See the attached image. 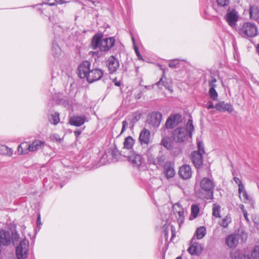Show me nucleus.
Segmentation results:
<instances>
[{
    "mask_svg": "<svg viewBox=\"0 0 259 259\" xmlns=\"http://www.w3.org/2000/svg\"><path fill=\"white\" fill-rule=\"evenodd\" d=\"M115 44L113 37L102 38L101 34H96L92 39L91 47L93 49L99 48L101 51H109Z\"/></svg>",
    "mask_w": 259,
    "mask_h": 259,
    "instance_id": "nucleus-1",
    "label": "nucleus"
},
{
    "mask_svg": "<svg viewBox=\"0 0 259 259\" xmlns=\"http://www.w3.org/2000/svg\"><path fill=\"white\" fill-rule=\"evenodd\" d=\"M162 116L161 113L158 111H154L149 113L147 116V123L149 128L154 131L159 126Z\"/></svg>",
    "mask_w": 259,
    "mask_h": 259,
    "instance_id": "nucleus-2",
    "label": "nucleus"
},
{
    "mask_svg": "<svg viewBox=\"0 0 259 259\" xmlns=\"http://www.w3.org/2000/svg\"><path fill=\"white\" fill-rule=\"evenodd\" d=\"M239 33L243 37H254L257 34V28L255 24L246 22L242 24Z\"/></svg>",
    "mask_w": 259,
    "mask_h": 259,
    "instance_id": "nucleus-3",
    "label": "nucleus"
},
{
    "mask_svg": "<svg viewBox=\"0 0 259 259\" xmlns=\"http://www.w3.org/2000/svg\"><path fill=\"white\" fill-rule=\"evenodd\" d=\"M29 241L24 239L20 241L16 248V255L17 259H26L28 254Z\"/></svg>",
    "mask_w": 259,
    "mask_h": 259,
    "instance_id": "nucleus-4",
    "label": "nucleus"
},
{
    "mask_svg": "<svg viewBox=\"0 0 259 259\" xmlns=\"http://www.w3.org/2000/svg\"><path fill=\"white\" fill-rule=\"evenodd\" d=\"M201 189L207 193L206 198L211 199L213 198L214 183L209 178H204L200 182Z\"/></svg>",
    "mask_w": 259,
    "mask_h": 259,
    "instance_id": "nucleus-5",
    "label": "nucleus"
},
{
    "mask_svg": "<svg viewBox=\"0 0 259 259\" xmlns=\"http://www.w3.org/2000/svg\"><path fill=\"white\" fill-rule=\"evenodd\" d=\"M130 161L134 166H136L140 171H145L144 158L140 154H136L132 152L131 155L127 156Z\"/></svg>",
    "mask_w": 259,
    "mask_h": 259,
    "instance_id": "nucleus-6",
    "label": "nucleus"
},
{
    "mask_svg": "<svg viewBox=\"0 0 259 259\" xmlns=\"http://www.w3.org/2000/svg\"><path fill=\"white\" fill-rule=\"evenodd\" d=\"M173 211L177 220V222L180 227L185 221V210L182 207L181 204L179 203H176L173 205L172 206Z\"/></svg>",
    "mask_w": 259,
    "mask_h": 259,
    "instance_id": "nucleus-7",
    "label": "nucleus"
},
{
    "mask_svg": "<svg viewBox=\"0 0 259 259\" xmlns=\"http://www.w3.org/2000/svg\"><path fill=\"white\" fill-rule=\"evenodd\" d=\"M172 136L175 142L181 143L185 141L189 135L185 128L180 127L174 131Z\"/></svg>",
    "mask_w": 259,
    "mask_h": 259,
    "instance_id": "nucleus-8",
    "label": "nucleus"
},
{
    "mask_svg": "<svg viewBox=\"0 0 259 259\" xmlns=\"http://www.w3.org/2000/svg\"><path fill=\"white\" fill-rule=\"evenodd\" d=\"M91 63L88 61H83L78 66V76L81 78H87L88 76V72L90 69Z\"/></svg>",
    "mask_w": 259,
    "mask_h": 259,
    "instance_id": "nucleus-9",
    "label": "nucleus"
},
{
    "mask_svg": "<svg viewBox=\"0 0 259 259\" xmlns=\"http://www.w3.org/2000/svg\"><path fill=\"white\" fill-rule=\"evenodd\" d=\"M103 75V72L102 70L96 68L93 69L88 72L87 80L89 82L92 83L100 79Z\"/></svg>",
    "mask_w": 259,
    "mask_h": 259,
    "instance_id": "nucleus-10",
    "label": "nucleus"
},
{
    "mask_svg": "<svg viewBox=\"0 0 259 259\" xmlns=\"http://www.w3.org/2000/svg\"><path fill=\"white\" fill-rule=\"evenodd\" d=\"M141 116V114L135 113L133 114V118L132 119L126 118L125 120H123L122 122V125L120 134L123 133L125 131L126 127L128 125V124H130L132 127L134 126V124L140 119Z\"/></svg>",
    "mask_w": 259,
    "mask_h": 259,
    "instance_id": "nucleus-11",
    "label": "nucleus"
},
{
    "mask_svg": "<svg viewBox=\"0 0 259 259\" xmlns=\"http://www.w3.org/2000/svg\"><path fill=\"white\" fill-rule=\"evenodd\" d=\"M179 175L183 180H188L190 179L192 175V171L190 165L187 164L182 165L180 167Z\"/></svg>",
    "mask_w": 259,
    "mask_h": 259,
    "instance_id": "nucleus-12",
    "label": "nucleus"
},
{
    "mask_svg": "<svg viewBox=\"0 0 259 259\" xmlns=\"http://www.w3.org/2000/svg\"><path fill=\"white\" fill-rule=\"evenodd\" d=\"M225 19L228 24L231 27L234 28L236 25V22L238 19V16L236 11L233 10L230 12H228L225 16Z\"/></svg>",
    "mask_w": 259,
    "mask_h": 259,
    "instance_id": "nucleus-13",
    "label": "nucleus"
},
{
    "mask_svg": "<svg viewBox=\"0 0 259 259\" xmlns=\"http://www.w3.org/2000/svg\"><path fill=\"white\" fill-rule=\"evenodd\" d=\"M202 154L196 151H193L191 155V160L197 168H200L203 163Z\"/></svg>",
    "mask_w": 259,
    "mask_h": 259,
    "instance_id": "nucleus-14",
    "label": "nucleus"
},
{
    "mask_svg": "<svg viewBox=\"0 0 259 259\" xmlns=\"http://www.w3.org/2000/svg\"><path fill=\"white\" fill-rule=\"evenodd\" d=\"M188 251L192 255H199L202 251V248L200 244L197 242H193V238L191 240V245Z\"/></svg>",
    "mask_w": 259,
    "mask_h": 259,
    "instance_id": "nucleus-15",
    "label": "nucleus"
},
{
    "mask_svg": "<svg viewBox=\"0 0 259 259\" xmlns=\"http://www.w3.org/2000/svg\"><path fill=\"white\" fill-rule=\"evenodd\" d=\"M215 108L220 112L228 111L229 113H232L234 111V108L232 105L226 103L224 101H220L215 105Z\"/></svg>",
    "mask_w": 259,
    "mask_h": 259,
    "instance_id": "nucleus-16",
    "label": "nucleus"
},
{
    "mask_svg": "<svg viewBox=\"0 0 259 259\" xmlns=\"http://www.w3.org/2000/svg\"><path fill=\"white\" fill-rule=\"evenodd\" d=\"M119 66L118 60L113 56L110 57L108 60V67L110 73L115 72Z\"/></svg>",
    "mask_w": 259,
    "mask_h": 259,
    "instance_id": "nucleus-17",
    "label": "nucleus"
},
{
    "mask_svg": "<svg viewBox=\"0 0 259 259\" xmlns=\"http://www.w3.org/2000/svg\"><path fill=\"white\" fill-rule=\"evenodd\" d=\"M239 239V235L236 234H231L226 239V243L230 248L235 247Z\"/></svg>",
    "mask_w": 259,
    "mask_h": 259,
    "instance_id": "nucleus-18",
    "label": "nucleus"
},
{
    "mask_svg": "<svg viewBox=\"0 0 259 259\" xmlns=\"http://www.w3.org/2000/svg\"><path fill=\"white\" fill-rule=\"evenodd\" d=\"M11 242V236L9 231L2 230L0 231V243L4 245H8Z\"/></svg>",
    "mask_w": 259,
    "mask_h": 259,
    "instance_id": "nucleus-19",
    "label": "nucleus"
},
{
    "mask_svg": "<svg viewBox=\"0 0 259 259\" xmlns=\"http://www.w3.org/2000/svg\"><path fill=\"white\" fill-rule=\"evenodd\" d=\"M86 120L84 115L74 116L70 118L69 123L72 125L79 126L84 124Z\"/></svg>",
    "mask_w": 259,
    "mask_h": 259,
    "instance_id": "nucleus-20",
    "label": "nucleus"
},
{
    "mask_svg": "<svg viewBox=\"0 0 259 259\" xmlns=\"http://www.w3.org/2000/svg\"><path fill=\"white\" fill-rule=\"evenodd\" d=\"M164 172L167 179L174 177L175 175L174 164L170 162H166L164 166Z\"/></svg>",
    "mask_w": 259,
    "mask_h": 259,
    "instance_id": "nucleus-21",
    "label": "nucleus"
},
{
    "mask_svg": "<svg viewBox=\"0 0 259 259\" xmlns=\"http://www.w3.org/2000/svg\"><path fill=\"white\" fill-rule=\"evenodd\" d=\"M115 155V152L113 150L111 153L109 152L108 154H104L101 158V161L105 164L114 162L116 161V158L114 157Z\"/></svg>",
    "mask_w": 259,
    "mask_h": 259,
    "instance_id": "nucleus-22",
    "label": "nucleus"
},
{
    "mask_svg": "<svg viewBox=\"0 0 259 259\" xmlns=\"http://www.w3.org/2000/svg\"><path fill=\"white\" fill-rule=\"evenodd\" d=\"M45 142L40 140L34 141L29 146L31 152H34L41 149L44 147Z\"/></svg>",
    "mask_w": 259,
    "mask_h": 259,
    "instance_id": "nucleus-23",
    "label": "nucleus"
},
{
    "mask_svg": "<svg viewBox=\"0 0 259 259\" xmlns=\"http://www.w3.org/2000/svg\"><path fill=\"white\" fill-rule=\"evenodd\" d=\"M30 144L27 142H23L21 143L18 147V152L19 154H28L31 152L30 148H29Z\"/></svg>",
    "mask_w": 259,
    "mask_h": 259,
    "instance_id": "nucleus-24",
    "label": "nucleus"
},
{
    "mask_svg": "<svg viewBox=\"0 0 259 259\" xmlns=\"http://www.w3.org/2000/svg\"><path fill=\"white\" fill-rule=\"evenodd\" d=\"M173 142L169 137H164L162 138L160 145L163 146L167 150H170L172 148Z\"/></svg>",
    "mask_w": 259,
    "mask_h": 259,
    "instance_id": "nucleus-25",
    "label": "nucleus"
},
{
    "mask_svg": "<svg viewBox=\"0 0 259 259\" xmlns=\"http://www.w3.org/2000/svg\"><path fill=\"white\" fill-rule=\"evenodd\" d=\"M250 18L252 19L257 20L259 18V10L255 6H250L249 9Z\"/></svg>",
    "mask_w": 259,
    "mask_h": 259,
    "instance_id": "nucleus-26",
    "label": "nucleus"
},
{
    "mask_svg": "<svg viewBox=\"0 0 259 259\" xmlns=\"http://www.w3.org/2000/svg\"><path fill=\"white\" fill-rule=\"evenodd\" d=\"M135 143V140L134 139L131 137L128 136L125 138L124 142H123V147L125 149H131L133 148Z\"/></svg>",
    "mask_w": 259,
    "mask_h": 259,
    "instance_id": "nucleus-27",
    "label": "nucleus"
},
{
    "mask_svg": "<svg viewBox=\"0 0 259 259\" xmlns=\"http://www.w3.org/2000/svg\"><path fill=\"white\" fill-rule=\"evenodd\" d=\"M206 233L205 228L201 226L197 229L194 235L197 239H201L205 236Z\"/></svg>",
    "mask_w": 259,
    "mask_h": 259,
    "instance_id": "nucleus-28",
    "label": "nucleus"
},
{
    "mask_svg": "<svg viewBox=\"0 0 259 259\" xmlns=\"http://www.w3.org/2000/svg\"><path fill=\"white\" fill-rule=\"evenodd\" d=\"M49 120L50 123L54 125H57L60 121L59 113L58 112H55L51 114Z\"/></svg>",
    "mask_w": 259,
    "mask_h": 259,
    "instance_id": "nucleus-29",
    "label": "nucleus"
},
{
    "mask_svg": "<svg viewBox=\"0 0 259 259\" xmlns=\"http://www.w3.org/2000/svg\"><path fill=\"white\" fill-rule=\"evenodd\" d=\"M61 49L57 43L55 41L53 42L52 53L55 57H57L61 54Z\"/></svg>",
    "mask_w": 259,
    "mask_h": 259,
    "instance_id": "nucleus-30",
    "label": "nucleus"
},
{
    "mask_svg": "<svg viewBox=\"0 0 259 259\" xmlns=\"http://www.w3.org/2000/svg\"><path fill=\"white\" fill-rule=\"evenodd\" d=\"M187 134L189 135V136L191 138L192 137V133L194 131V126L192 123V119H189L187 123L186 128H185Z\"/></svg>",
    "mask_w": 259,
    "mask_h": 259,
    "instance_id": "nucleus-31",
    "label": "nucleus"
},
{
    "mask_svg": "<svg viewBox=\"0 0 259 259\" xmlns=\"http://www.w3.org/2000/svg\"><path fill=\"white\" fill-rule=\"evenodd\" d=\"M139 141L141 145L146 144V127H144L140 133Z\"/></svg>",
    "mask_w": 259,
    "mask_h": 259,
    "instance_id": "nucleus-32",
    "label": "nucleus"
},
{
    "mask_svg": "<svg viewBox=\"0 0 259 259\" xmlns=\"http://www.w3.org/2000/svg\"><path fill=\"white\" fill-rule=\"evenodd\" d=\"M220 206L217 204H214L212 208V215L216 218H220Z\"/></svg>",
    "mask_w": 259,
    "mask_h": 259,
    "instance_id": "nucleus-33",
    "label": "nucleus"
},
{
    "mask_svg": "<svg viewBox=\"0 0 259 259\" xmlns=\"http://www.w3.org/2000/svg\"><path fill=\"white\" fill-rule=\"evenodd\" d=\"M242 254L238 250H232L230 253L231 259H241Z\"/></svg>",
    "mask_w": 259,
    "mask_h": 259,
    "instance_id": "nucleus-34",
    "label": "nucleus"
},
{
    "mask_svg": "<svg viewBox=\"0 0 259 259\" xmlns=\"http://www.w3.org/2000/svg\"><path fill=\"white\" fill-rule=\"evenodd\" d=\"M231 222V218L229 216H226L222 221L220 225L223 228H226Z\"/></svg>",
    "mask_w": 259,
    "mask_h": 259,
    "instance_id": "nucleus-35",
    "label": "nucleus"
},
{
    "mask_svg": "<svg viewBox=\"0 0 259 259\" xmlns=\"http://www.w3.org/2000/svg\"><path fill=\"white\" fill-rule=\"evenodd\" d=\"M253 259H259V245L255 246L251 251Z\"/></svg>",
    "mask_w": 259,
    "mask_h": 259,
    "instance_id": "nucleus-36",
    "label": "nucleus"
},
{
    "mask_svg": "<svg viewBox=\"0 0 259 259\" xmlns=\"http://www.w3.org/2000/svg\"><path fill=\"white\" fill-rule=\"evenodd\" d=\"M199 212V208L197 205H192L191 206V214L193 218H196Z\"/></svg>",
    "mask_w": 259,
    "mask_h": 259,
    "instance_id": "nucleus-37",
    "label": "nucleus"
},
{
    "mask_svg": "<svg viewBox=\"0 0 259 259\" xmlns=\"http://www.w3.org/2000/svg\"><path fill=\"white\" fill-rule=\"evenodd\" d=\"M239 197L244 203H247L250 201V197L246 191H243L241 194L239 195Z\"/></svg>",
    "mask_w": 259,
    "mask_h": 259,
    "instance_id": "nucleus-38",
    "label": "nucleus"
},
{
    "mask_svg": "<svg viewBox=\"0 0 259 259\" xmlns=\"http://www.w3.org/2000/svg\"><path fill=\"white\" fill-rule=\"evenodd\" d=\"M172 118H170V117H169L166 121V123H165V126L166 128H174L175 126H176V125H177L176 124H175V121H173V120H172Z\"/></svg>",
    "mask_w": 259,
    "mask_h": 259,
    "instance_id": "nucleus-39",
    "label": "nucleus"
},
{
    "mask_svg": "<svg viewBox=\"0 0 259 259\" xmlns=\"http://www.w3.org/2000/svg\"><path fill=\"white\" fill-rule=\"evenodd\" d=\"M209 93L210 98L212 100H217L218 95V93H217V91H215V89H213V88L209 89Z\"/></svg>",
    "mask_w": 259,
    "mask_h": 259,
    "instance_id": "nucleus-40",
    "label": "nucleus"
},
{
    "mask_svg": "<svg viewBox=\"0 0 259 259\" xmlns=\"http://www.w3.org/2000/svg\"><path fill=\"white\" fill-rule=\"evenodd\" d=\"M170 118H172V120L173 121H175V124L178 125L181 121V116L179 114H174L172 116H170Z\"/></svg>",
    "mask_w": 259,
    "mask_h": 259,
    "instance_id": "nucleus-41",
    "label": "nucleus"
},
{
    "mask_svg": "<svg viewBox=\"0 0 259 259\" xmlns=\"http://www.w3.org/2000/svg\"><path fill=\"white\" fill-rule=\"evenodd\" d=\"M19 238V235L17 232H12L11 240L13 241V244L17 243Z\"/></svg>",
    "mask_w": 259,
    "mask_h": 259,
    "instance_id": "nucleus-42",
    "label": "nucleus"
},
{
    "mask_svg": "<svg viewBox=\"0 0 259 259\" xmlns=\"http://www.w3.org/2000/svg\"><path fill=\"white\" fill-rule=\"evenodd\" d=\"M55 5L54 3H51L49 2L48 3H44L41 5H40L39 6L41 7V8H39V9L45 10V9H48L50 8V6H53Z\"/></svg>",
    "mask_w": 259,
    "mask_h": 259,
    "instance_id": "nucleus-43",
    "label": "nucleus"
},
{
    "mask_svg": "<svg viewBox=\"0 0 259 259\" xmlns=\"http://www.w3.org/2000/svg\"><path fill=\"white\" fill-rule=\"evenodd\" d=\"M197 147H198V151L196 152H200L201 154H203L204 153V149L203 143L199 141L197 143Z\"/></svg>",
    "mask_w": 259,
    "mask_h": 259,
    "instance_id": "nucleus-44",
    "label": "nucleus"
},
{
    "mask_svg": "<svg viewBox=\"0 0 259 259\" xmlns=\"http://www.w3.org/2000/svg\"><path fill=\"white\" fill-rule=\"evenodd\" d=\"M218 5L221 7H225L229 5V0H217Z\"/></svg>",
    "mask_w": 259,
    "mask_h": 259,
    "instance_id": "nucleus-45",
    "label": "nucleus"
},
{
    "mask_svg": "<svg viewBox=\"0 0 259 259\" xmlns=\"http://www.w3.org/2000/svg\"><path fill=\"white\" fill-rule=\"evenodd\" d=\"M2 150H7V153L9 156H11L13 154V150L11 148H9L7 146H1Z\"/></svg>",
    "mask_w": 259,
    "mask_h": 259,
    "instance_id": "nucleus-46",
    "label": "nucleus"
},
{
    "mask_svg": "<svg viewBox=\"0 0 259 259\" xmlns=\"http://www.w3.org/2000/svg\"><path fill=\"white\" fill-rule=\"evenodd\" d=\"M217 82V79L215 78H213L211 80L209 81V86L210 89H215L216 87L215 82Z\"/></svg>",
    "mask_w": 259,
    "mask_h": 259,
    "instance_id": "nucleus-47",
    "label": "nucleus"
},
{
    "mask_svg": "<svg viewBox=\"0 0 259 259\" xmlns=\"http://www.w3.org/2000/svg\"><path fill=\"white\" fill-rule=\"evenodd\" d=\"M179 61L178 59L171 60L169 63V66L171 68H174L178 64Z\"/></svg>",
    "mask_w": 259,
    "mask_h": 259,
    "instance_id": "nucleus-48",
    "label": "nucleus"
},
{
    "mask_svg": "<svg viewBox=\"0 0 259 259\" xmlns=\"http://www.w3.org/2000/svg\"><path fill=\"white\" fill-rule=\"evenodd\" d=\"M134 49H135V53H136L139 60H144L142 55H141V54L140 53V52L139 51L138 47L137 46H136L135 45H134Z\"/></svg>",
    "mask_w": 259,
    "mask_h": 259,
    "instance_id": "nucleus-49",
    "label": "nucleus"
},
{
    "mask_svg": "<svg viewBox=\"0 0 259 259\" xmlns=\"http://www.w3.org/2000/svg\"><path fill=\"white\" fill-rule=\"evenodd\" d=\"M238 187H239L238 193H239V195L241 194V193H243V191H246L244 186L243 184H241L240 185H239Z\"/></svg>",
    "mask_w": 259,
    "mask_h": 259,
    "instance_id": "nucleus-50",
    "label": "nucleus"
},
{
    "mask_svg": "<svg viewBox=\"0 0 259 259\" xmlns=\"http://www.w3.org/2000/svg\"><path fill=\"white\" fill-rule=\"evenodd\" d=\"M233 180L236 184H238V186L240 185L241 184H242V183L241 181L240 180V179L236 177H234L233 178Z\"/></svg>",
    "mask_w": 259,
    "mask_h": 259,
    "instance_id": "nucleus-51",
    "label": "nucleus"
},
{
    "mask_svg": "<svg viewBox=\"0 0 259 259\" xmlns=\"http://www.w3.org/2000/svg\"><path fill=\"white\" fill-rule=\"evenodd\" d=\"M207 106L208 109H214L215 108V106L213 105L212 102H208L207 104Z\"/></svg>",
    "mask_w": 259,
    "mask_h": 259,
    "instance_id": "nucleus-52",
    "label": "nucleus"
},
{
    "mask_svg": "<svg viewBox=\"0 0 259 259\" xmlns=\"http://www.w3.org/2000/svg\"><path fill=\"white\" fill-rule=\"evenodd\" d=\"M149 161H150V163H153L154 164H156V159H155L154 157H153V156H151L150 157H149Z\"/></svg>",
    "mask_w": 259,
    "mask_h": 259,
    "instance_id": "nucleus-53",
    "label": "nucleus"
},
{
    "mask_svg": "<svg viewBox=\"0 0 259 259\" xmlns=\"http://www.w3.org/2000/svg\"><path fill=\"white\" fill-rule=\"evenodd\" d=\"M150 136V132L148 130H147V142H146L147 145L150 142V140H149Z\"/></svg>",
    "mask_w": 259,
    "mask_h": 259,
    "instance_id": "nucleus-54",
    "label": "nucleus"
},
{
    "mask_svg": "<svg viewBox=\"0 0 259 259\" xmlns=\"http://www.w3.org/2000/svg\"><path fill=\"white\" fill-rule=\"evenodd\" d=\"M37 226H39L41 225V222H40V214H38L37 215Z\"/></svg>",
    "mask_w": 259,
    "mask_h": 259,
    "instance_id": "nucleus-55",
    "label": "nucleus"
},
{
    "mask_svg": "<svg viewBox=\"0 0 259 259\" xmlns=\"http://www.w3.org/2000/svg\"><path fill=\"white\" fill-rule=\"evenodd\" d=\"M113 82L114 84L117 87H119L121 85V82L119 81H117L116 78L113 80Z\"/></svg>",
    "mask_w": 259,
    "mask_h": 259,
    "instance_id": "nucleus-56",
    "label": "nucleus"
},
{
    "mask_svg": "<svg viewBox=\"0 0 259 259\" xmlns=\"http://www.w3.org/2000/svg\"><path fill=\"white\" fill-rule=\"evenodd\" d=\"M81 131L79 130L74 131V134L76 137H78V136H79L81 134Z\"/></svg>",
    "mask_w": 259,
    "mask_h": 259,
    "instance_id": "nucleus-57",
    "label": "nucleus"
},
{
    "mask_svg": "<svg viewBox=\"0 0 259 259\" xmlns=\"http://www.w3.org/2000/svg\"><path fill=\"white\" fill-rule=\"evenodd\" d=\"M243 215H244V217L245 219V220L247 222H249V219L248 218V214H247V211H244V212H243Z\"/></svg>",
    "mask_w": 259,
    "mask_h": 259,
    "instance_id": "nucleus-58",
    "label": "nucleus"
},
{
    "mask_svg": "<svg viewBox=\"0 0 259 259\" xmlns=\"http://www.w3.org/2000/svg\"><path fill=\"white\" fill-rule=\"evenodd\" d=\"M241 259H250L249 255L242 254Z\"/></svg>",
    "mask_w": 259,
    "mask_h": 259,
    "instance_id": "nucleus-59",
    "label": "nucleus"
},
{
    "mask_svg": "<svg viewBox=\"0 0 259 259\" xmlns=\"http://www.w3.org/2000/svg\"><path fill=\"white\" fill-rule=\"evenodd\" d=\"M88 2H91V3H92L95 6H97V4H99L100 3L99 2L93 1L92 0H88Z\"/></svg>",
    "mask_w": 259,
    "mask_h": 259,
    "instance_id": "nucleus-60",
    "label": "nucleus"
},
{
    "mask_svg": "<svg viewBox=\"0 0 259 259\" xmlns=\"http://www.w3.org/2000/svg\"><path fill=\"white\" fill-rule=\"evenodd\" d=\"M240 209H241V210L242 211V212H244V211H246V210L245 209L244 206L243 204L240 205Z\"/></svg>",
    "mask_w": 259,
    "mask_h": 259,
    "instance_id": "nucleus-61",
    "label": "nucleus"
},
{
    "mask_svg": "<svg viewBox=\"0 0 259 259\" xmlns=\"http://www.w3.org/2000/svg\"><path fill=\"white\" fill-rule=\"evenodd\" d=\"M163 85H164V86H165V87L167 88V89H168V90H169V91H171V92L172 91V87H171L170 85H167H167H165V84H163Z\"/></svg>",
    "mask_w": 259,
    "mask_h": 259,
    "instance_id": "nucleus-62",
    "label": "nucleus"
},
{
    "mask_svg": "<svg viewBox=\"0 0 259 259\" xmlns=\"http://www.w3.org/2000/svg\"><path fill=\"white\" fill-rule=\"evenodd\" d=\"M162 83H163L164 82L162 81V78H161L158 82H157V84H158V85H160V84Z\"/></svg>",
    "mask_w": 259,
    "mask_h": 259,
    "instance_id": "nucleus-63",
    "label": "nucleus"
},
{
    "mask_svg": "<svg viewBox=\"0 0 259 259\" xmlns=\"http://www.w3.org/2000/svg\"><path fill=\"white\" fill-rule=\"evenodd\" d=\"M257 51L258 53V54H259V44L258 45L257 47Z\"/></svg>",
    "mask_w": 259,
    "mask_h": 259,
    "instance_id": "nucleus-64",
    "label": "nucleus"
}]
</instances>
